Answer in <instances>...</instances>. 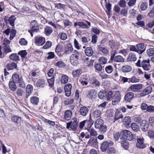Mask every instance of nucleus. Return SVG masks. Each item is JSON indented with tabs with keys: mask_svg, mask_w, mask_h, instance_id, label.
Masks as SVG:
<instances>
[{
	"mask_svg": "<svg viewBox=\"0 0 154 154\" xmlns=\"http://www.w3.org/2000/svg\"><path fill=\"white\" fill-rule=\"evenodd\" d=\"M119 137L121 139H127L130 141L134 139V136L132 133L126 130H124L120 133Z\"/></svg>",
	"mask_w": 154,
	"mask_h": 154,
	"instance_id": "1",
	"label": "nucleus"
},
{
	"mask_svg": "<svg viewBox=\"0 0 154 154\" xmlns=\"http://www.w3.org/2000/svg\"><path fill=\"white\" fill-rule=\"evenodd\" d=\"M79 56V52L76 50L74 51L73 54L71 55L70 58V62L72 65H77L78 63Z\"/></svg>",
	"mask_w": 154,
	"mask_h": 154,
	"instance_id": "2",
	"label": "nucleus"
},
{
	"mask_svg": "<svg viewBox=\"0 0 154 154\" xmlns=\"http://www.w3.org/2000/svg\"><path fill=\"white\" fill-rule=\"evenodd\" d=\"M73 121H72L69 123H67L66 128L67 129H70L74 130L76 128L79 122V120L77 119H73Z\"/></svg>",
	"mask_w": 154,
	"mask_h": 154,
	"instance_id": "3",
	"label": "nucleus"
},
{
	"mask_svg": "<svg viewBox=\"0 0 154 154\" xmlns=\"http://www.w3.org/2000/svg\"><path fill=\"white\" fill-rule=\"evenodd\" d=\"M112 104L115 105L120 101L121 99V94L119 91H116L112 98Z\"/></svg>",
	"mask_w": 154,
	"mask_h": 154,
	"instance_id": "4",
	"label": "nucleus"
},
{
	"mask_svg": "<svg viewBox=\"0 0 154 154\" xmlns=\"http://www.w3.org/2000/svg\"><path fill=\"white\" fill-rule=\"evenodd\" d=\"M36 22L35 20L32 21L31 23V28L30 30H29L28 32L30 33L31 36H33V33L37 32L39 31V29L37 27Z\"/></svg>",
	"mask_w": 154,
	"mask_h": 154,
	"instance_id": "5",
	"label": "nucleus"
},
{
	"mask_svg": "<svg viewBox=\"0 0 154 154\" xmlns=\"http://www.w3.org/2000/svg\"><path fill=\"white\" fill-rule=\"evenodd\" d=\"M137 142L136 146L139 149H143L146 147V146L144 143V139L143 137L137 138Z\"/></svg>",
	"mask_w": 154,
	"mask_h": 154,
	"instance_id": "6",
	"label": "nucleus"
},
{
	"mask_svg": "<svg viewBox=\"0 0 154 154\" xmlns=\"http://www.w3.org/2000/svg\"><path fill=\"white\" fill-rule=\"evenodd\" d=\"M143 85L142 84H134L130 86L129 88L133 92H139L142 89Z\"/></svg>",
	"mask_w": 154,
	"mask_h": 154,
	"instance_id": "7",
	"label": "nucleus"
},
{
	"mask_svg": "<svg viewBox=\"0 0 154 154\" xmlns=\"http://www.w3.org/2000/svg\"><path fill=\"white\" fill-rule=\"evenodd\" d=\"M149 60H144L141 62V66L143 69L146 71H149L150 69L151 66L149 64Z\"/></svg>",
	"mask_w": 154,
	"mask_h": 154,
	"instance_id": "8",
	"label": "nucleus"
},
{
	"mask_svg": "<svg viewBox=\"0 0 154 154\" xmlns=\"http://www.w3.org/2000/svg\"><path fill=\"white\" fill-rule=\"evenodd\" d=\"M35 43L37 45H42L45 42V38L41 36H36L35 38Z\"/></svg>",
	"mask_w": 154,
	"mask_h": 154,
	"instance_id": "9",
	"label": "nucleus"
},
{
	"mask_svg": "<svg viewBox=\"0 0 154 154\" xmlns=\"http://www.w3.org/2000/svg\"><path fill=\"white\" fill-rule=\"evenodd\" d=\"M72 85L70 83H68L66 85L64 88L65 94L67 97H69L71 94V89Z\"/></svg>",
	"mask_w": 154,
	"mask_h": 154,
	"instance_id": "10",
	"label": "nucleus"
},
{
	"mask_svg": "<svg viewBox=\"0 0 154 154\" xmlns=\"http://www.w3.org/2000/svg\"><path fill=\"white\" fill-rule=\"evenodd\" d=\"M134 96V94L133 93L129 92L125 94L124 99L126 101L130 102L133 98Z\"/></svg>",
	"mask_w": 154,
	"mask_h": 154,
	"instance_id": "11",
	"label": "nucleus"
},
{
	"mask_svg": "<svg viewBox=\"0 0 154 154\" xmlns=\"http://www.w3.org/2000/svg\"><path fill=\"white\" fill-rule=\"evenodd\" d=\"M140 126L141 130L143 131H146L148 129L149 125L147 122L145 120H142L140 122Z\"/></svg>",
	"mask_w": 154,
	"mask_h": 154,
	"instance_id": "12",
	"label": "nucleus"
},
{
	"mask_svg": "<svg viewBox=\"0 0 154 154\" xmlns=\"http://www.w3.org/2000/svg\"><path fill=\"white\" fill-rule=\"evenodd\" d=\"M136 47L137 48V53L139 54H142L146 49V47L143 43L137 44Z\"/></svg>",
	"mask_w": 154,
	"mask_h": 154,
	"instance_id": "13",
	"label": "nucleus"
},
{
	"mask_svg": "<svg viewBox=\"0 0 154 154\" xmlns=\"http://www.w3.org/2000/svg\"><path fill=\"white\" fill-rule=\"evenodd\" d=\"M152 90V88L151 86H149L146 87L143 91L140 94L141 97L144 96L150 93Z\"/></svg>",
	"mask_w": 154,
	"mask_h": 154,
	"instance_id": "14",
	"label": "nucleus"
},
{
	"mask_svg": "<svg viewBox=\"0 0 154 154\" xmlns=\"http://www.w3.org/2000/svg\"><path fill=\"white\" fill-rule=\"evenodd\" d=\"M111 60H113L114 62H123L124 60L123 57L120 55H118L115 57L112 56Z\"/></svg>",
	"mask_w": 154,
	"mask_h": 154,
	"instance_id": "15",
	"label": "nucleus"
},
{
	"mask_svg": "<svg viewBox=\"0 0 154 154\" xmlns=\"http://www.w3.org/2000/svg\"><path fill=\"white\" fill-rule=\"evenodd\" d=\"M89 109L85 106H82L80 108V113L82 116H86L88 112Z\"/></svg>",
	"mask_w": 154,
	"mask_h": 154,
	"instance_id": "16",
	"label": "nucleus"
},
{
	"mask_svg": "<svg viewBox=\"0 0 154 154\" xmlns=\"http://www.w3.org/2000/svg\"><path fill=\"white\" fill-rule=\"evenodd\" d=\"M103 123V121L102 119H97L94 124L95 128L97 129L100 128Z\"/></svg>",
	"mask_w": 154,
	"mask_h": 154,
	"instance_id": "17",
	"label": "nucleus"
},
{
	"mask_svg": "<svg viewBox=\"0 0 154 154\" xmlns=\"http://www.w3.org/2000/svg\"><path fill=\"white\" fill-rule=\"evenodd\" d=\"M16 19V18L14 16H11L9 19L8 20H6L5 19V21L6 23L8 22V21L10 24L12 26L13 28L14 27V22Z\"/></svg>",
	"mask_w": 154,
	"mask_h": 154,
	"instance_id": "18",
	"label": "nucleus"
},
{
	"mask_svg": "<svg viewBox=\"0 0 154 154\" xmlns=\"http://www.w3.org/2000/svg\"><path fill=\"white\" fill-rule=\"evenodd\" d=\"M73 51V48L72 45L70 44H68L66 46L65 54H70Z\"/></svg>",
	"mask_w": 154,
	"mask_h": 154,
	"instance_id": "19",
	"label": "nucleus"
},
{
	"mask_svg": "<svg viewBox=\"0 0 154 154\" xmlns=\"http://www.w3.org/2000/svg\"><path fill=\"white\" fill-rule=\"evenodd\" d=\"M27 54L26 50H22L20 51L18 53V55H20L22 59L23 60H26V56Z\"/></svg>",
	"mask_w": 154,
	"mask_h": 154,
	"instance_id": "20",
	"label": "nucleus"
},
{
	"mask_svg": "<svg viewBox=\"0 0 154 154\" xmlns=\"http://www.w3.org/2000/svg\"><path fill=\"white\" fill-rule=\"evenodd\" d=\"M72 115V112L69 110H67L65 112L64 119L66 120H69L70 119Z\"/></svg>",
	"mask_w": 154,
	"mask_h": 154,
	"instance_id": "21",
	"label": "nucleus"
},
{
	"mask_svg": "<svg viewBox=\"0 0 154 154\" xmlns=\"http://www.w3.org/2000/svg\"><path fill=\"white\" fill-rule=\"evenodd\" d=\"M109 143L107 141H104L102 144L101 146V149L103 152L106 151L109 147Z\"/></svg>",
	"mask_w": 154,
	"mask_h": 154,
	"instance_id": "22",
	"label": "nucleus"
},
{
	"mask_svg": "<svg viewBox=\"0 0 154 154\" xmlns=\"http://www.w3.org/2000/svg\"><path fill=\"white\" fill-rule=\"evenodd\" d=\"M96 94L95 91L94 89L89 90L87 94L88 97L90 98H94Z\"/></svg>",
	"mask_w": 154,
	"mask_h": 154,
	"instance_id": "23",
	"label": "nucleus"
},
{
	"mask_svg": "<svg viewBox=\"0 0 154 154\" xmlns=\"http://www.w3.org/2000/svg\"><path fill=\"white\" fill-rule=\"evenodd\" d=\"M86 55L88 56H91L93 54V51L91 47H87L85 50Z\"/></svg>",
	"mask_w": 154,
	"mask_h": 154,
	"instance_id": "24",
	"label": "nucleus"
},
{
	"mask_svg": "<svg viewBox=\"0 0 154 154\" xmlns=\"http://www.w3.org/2000/svg\"><path fill=\"white\" fill-rule=\"evenodd\" d=\"M101 114V112L99 110H97L94 111L92 114V116L94 119L100 117Z\"/></svg>",
	"mask_w": 154,
	"mask_h": 154,
	"instance_id": "25",
	"label": "nucleus"
},
{
	"mask_svg": "<svg viewBox=\"0 0 154 154\" xmlns=\"http://www.w3.org/2000/svg\"><path fill=\"white\" fill-rule=\"evenodd\" d=\"M97 140L93 137L91 138L88 141V144L91 146H94L97 144Z\"/></svg>",
	"mask_w": 154,
	"mask_h": 154,
	"instance_id": "26",
	"label": "nucleus"
},
{
	"mask_svg": "<svg viewBox=\"0 0 154 154\" xmlns=\"http://www.w3.org/2000/svg\"><path fill=\"white\" fill-rule=\"evenodd\" d=\"M128 61H135L136 59V55L134 53H130L128 56V57L127 59Z\"/></svg>",
	"mask_w": 154,
	"mask_h": 154,
	"instance_id": "27",
	"label": "nucleus"
},
{
	"mask_svg": "<svg viewBox=\"0 0 154 154\" xmlns=\"http://www.w3.org/2000/svg\"><path fill=\"white\" fill-rule=\"evenodd\" d=\"M82 73V71L80 69H77L73 70L72 72L73 76L74 77H79Z\"/></svg>",
	"mask_w": 154,
	"mask_h": 154,
	"instance_id": "28",
	"label": "nucleus"
},
{
	"mask_svg": "<svg viewBox=\"0 0 154 154\" xmlns=\"http://www.w3.org/2000/svg\"><path fill=\"white\" fill-rule=\"evenodd\" d=\"M69 77L66 75H63L60 79V81L61 83L66 84L68 82Z\"/></svg>",
	"mask_w": 154,
	"mask_h": 154,
	"instance_id": "29",
	"label": "nucleus"
},
{
	"mask_svg": "<svg viewBox=\"0 0 154 154\" xmlns=\"http://www.w3.org/2000/svg\"><path fill=\"white\" fill-rule=\"evenodd\" d=\"M53 32L52 28L48 26H46L45 29V33L47 36L50 35Z\"/></svg>",
	"mask_w": 154,
	"mask_h": 154,
	"instance_id": "30",
	"label": "nucleus"
},
{
	"mask_svg": "<svg viewBox=\"0 0 154 154\" xmlns=\"http://www.w3.org/2000/svg\"><path fill=\"white\" fill-rule=\"evenodd\" d=\"M122 69L123 72H126L131 71L132 68L130 66L126 65L123 66L122 68Z\"/></svg>",
	"mask_w": 154,
	"mask_h": 154,
	"instance_id": "31",
	"label": "nucleus"
},
{
	"mask_svg": "<svg viewBox=\"0 0 154 154\" xmlns=\"http://www.w3.org/2000/svg\"><path fill=\"white\" fill-rule=\"evenodd\" d=\"M124 124L125 125L127 126H128L130 125L131 123V118L129 116H127L125 117L123 120Z\"/></svg>",
	"mask_w": 154,
	"mask_h": 154,
	"instance_id": "32",
	"label": "nucleus"
},
{
	"mask_svg": "<svg viewBox=\"0 0 154 154\" xmlns=\"http://www.w3.org/2000/svg\"><path fill=\"white\" fill-rule=\"evenodd\" d=\"M15 82L12 81H10L9 82V87L10 89L13 91H15L16 90L17 87L15 84Z\"/></svg>",
	"mask_w": 154,
	"mask_h": 154,
	"instance_id": "33",
	"label": "nucleus"
},
{
	"mask_svg": "<svg viewBox=\"0 0 154 154\" xmlns=\"http://www.w3.org/2000/svg\"><path fill=\"white\" fill-rule=\"evenodd\" d=\"M98 49L99 51L102 52L104 55H107L109 54V51L106 48L102 47H99Z\"/></svg>",
	"mask_w": 154,
	"mask_h": 154,
	"instance_id": "34",
	"label": "nucleus"
},
{
	"mask_svg": "<svg viewBox=\"0 0 154 154\" xmlns=\"http://www.w3.org/2000/svg\"><path fill=\"white\" fill-rule=\"evenodd\" d=\"M39 102V99L35 96L32 97L30 98V102L34 105H37Z\"/></svg>",
	"mask_w": 154,
	"mask_h": 154,
	"instance_id": "35",
	"label": "nucleus"
},
{
	"mask_svg": "<svg viewBox=\"0 0 154 154\" xmlns=\"http://www.w3.org/2000/svg\"><path fill=\"white\" fill-rule=\"evenodd\" d=\"M10 59L14 61H17L19 60V57L17 54H13L10 55L9 56Z\"/></svg>",
	"mask_w": 154,
	"mask_h": 154,
	"instance_id": "36",
	"label": "nucleus"
},
{
	"mask_svg": "<svg viewBox=\"0 0 154 154\" xmlns=\"http://www.w3.org/2000/svg\"><path fill=\"white\" fill-rule=\"evenodd\" d=\"M12 78V81L16 83H18L20 79L19 75L16 73H14L13 75Z\"/></svg>",
	"mask_w": 154,
	"mask_h": 154,
	"instance_id": "37",
	"label": "nucleus"
},
{
	"mask_svg": "<svg viewBox=\"0 0 154 154\" xmlns=\"http://www.w3.org/2000/svg\"><path fill=\"white\" fill-rule=\"evenodd\" d=\"M106 93L104 91H101L98 93V97L100 99H103L106 97Z\"/></svg>",
	"mask_w": 154,
	"mask_h": 154,
	"instance_id": "38",
	"label": "nucleus"
},
{
	"mask_svg": "<svg viewBox=\"0 0 154 154\" xmlns=\"http://www.w3.org/2000/svg\"><path fill=\"white\" fill-rule=\"evenodd\" d=\"M45 84V81L42 79L38 80L36 82V85L38 87H43Z\"/></svg>",
	"mask_w": 154,
	"mask_h": 154,
	"instance_id": "39",
	"label": "nucleus"
},
{
	"mask_svg": "<svg viewBox=\"0 0 154 154\" xmlns=\"http://www.w3.org/2000/svg\"><path fill=\"white\" fill-rule=\"evenodd\" d=\"M131 126L132 129L135 131L137 132L139 130L138 125L135 123H132Z\"/></svg>",
	"mask_w": 154,
	"mask_h": 154,
	"instance_id": "40",
	"label": "nucleus"
},
{
	"mask_svg": "<svg viewBox=\"0 0 154 154\" xmlns=\"http://www.w3.org/2000/svg\"><path fill=\"white\" fill-rule=\"evenodd\" d=\"M7 67L9 70H12L16 68L17 65L14 63H12L7 65Z\"/></svg>",
	"mask_w": 154,
	"mask_h": 154,
	"instance_id": "41",
	"label": "nucleus"
},
{
	"mask_svg": "<svg viewBox=\"0 0 154 154\" xmlns=\"http://www.w3.org/2000/svg\"><path fill=\"white\" fill-rule=\"evenodd\" d=\"M99 61L100 64L104 65L106 63L107 60L105 57H102L99 59Z\"/></svg>",
	"mask_w": 154,
	"mask_h": 154,
	"instance_id": "42",
	"label": "nucleus"
},
{
	"mask_svg": "<svg viewBox=\"0 0 154 154\" xmlns=\"http://www.w3.org/2000/svg\"><path fill=\"white\" fill-rule=\"evenodd\" d=\"M148 5L146 2H142L141 4L140 8L141 11L146 10L147 8Z\"/></svg>",
	"mask_w": 154,
	"mask_h": 154,
	"instance_id": "43",
	"label": "nucleus"
},
{
	"mask_svg": "<svg viewBox=\"0 0 154 154\" xmlns=\"http://www.w3.org/2000/svg\"><path fill=\"white\" fill-rule=\"evenodd\" d=\"M32 86L31 85H28L26 87V93H31L33 91Z\"/></svg>",
	"mask_w": 154,
	"mask_h": 154,
	"instance_id": "44",
	"label": "nucleus"
},
{
	"mask_svg": "<svg viewBox=\"0 0 154 154\" xmlns=\"http://www.w3.org/2000/svg\"><path fill=\"white\" fill-rule=\"evenodd\" d=\"M146 53L149 56H153L154 54V48H150L148 49Z\"/></svg>",
	"mask_w": 154,
	"mask_h": 154,
	"instance_id": "45",
	"label": "nucleus"
},
{
	"mask_svg": "<svg viewBox=\"0 0 154 154\" xmlns=\"http://www.w3.org/2000/svg\"><path fill=\"white\" fill-rule=\"evenodd\" d=\"M16 32V30L14 29L10 30V39L11 40H12L15 36Z\"/></svg>",
	"mask_w": 154,
	"mask_h": 154,
	"instance_id": "46",
	"label": "nucleus"
},
{
	"mask_svg": "<svg viewBox=\"0 0 154 154\" xmlns=\"http://www.w3.org/2000/svg\"><path fill=\"white\" fill-rule=\"evenodd\" d=\"M12 120L15 122L19 123L21 120V118L17 116H14L12 117Z\"/></svg>",
	"mask_w": 154,
	"mask_h": 154,
	"instance_id": "47",
	"label": "nucleus"
},
{
	"mask_svg": "<svg viewBox=\"0 0 154 154\" xmlns=\"http://www.w3.org/2000/svg\"><path fill=\"white\" fill-rule=\"evenodd\" d=\"M113 92L111 91L108 92L107 94V100H111L113 97Z\"/></svg>",
	"mask_w": 154,
	"mask_h": 154,
	"instance_id": "48",
	"label": "nucleus"
},
{
	"mask_svg": "<svg viewBox=\"0 0 154 154\" xmlns=\"http://www.w3.org/2000/svg\"><path fill=\"white\" fill-rule=\"evenodd\" d=\"M113 67L112 66L109 65L105 68L106 71L108 73H111L113 71Z\"/></svg>",
	"mask_w": 154,
	"mask_h": 154,
	"instance_id": "49",
	"label": "nucleus"
},
{
	"mask_svg": "<svg viewBox=\"0 0 154 154\" xmlns=\"http://www.w3.org/2000/svg\"><path fill=\"white\" fill-rule=\"evenodd\" d=\"M52 45V43L51 42L49 41H47L43 48L44 49H47L50 48L51 46Z\"/></svg>",
	"mask_w": 154,
	"mask_h": 154,
	"instance_id": "50",
	"label": "nucleus"
},
{
	"mask_svg": "<svg viewBox=\"0 0 154 154\" xmlns=\"http://www.w3.org/2000/svg\"><path fill=\"white\" fill-rule=\"evenodd\" d=\"M63 48L62 46L60 45H57L55 49V51L57 53L61 52L63 51Z\"/></svg>",
	"mask_w": 154,
	"mask_h": 154,
	"instance_id": "51",
	"label": "nucleus"
},
{
	"mask_svg": "<svg viewBox=\"0 0 154 154\" xmlns=\"http://www.w3.org/2000/svg\"><path fill=\"white\" fill-rule=\"evenodd\" d=\"M55 66L59 67H64L65 65L64 63L62 61H58L55 63Z\"/></svg>",
	"mask_w": 154,
	"mask_h": 154,
	"instance_id": "52",
	"label": "nucleus"
},
{
	"mask_svg": "<svg viewBox=\"0 0 154 154\" xmlns=\"http://www.w3.org/2000/svg\"><path fill=\"white\" fill-rule=\"evenodd\" d=\"M134 120L135 122L139 123L141 121V118L140 116H136L134 118Z\"/></svg>",
	"mask_w": 154,
	"mask_h": 154,
	"instance_id": "53",
	"label": "nucleus"
},
{
	"mask_svg": "<svg viewBox=\"0 0 154 154\" xmlns=\"http://www.w3.org/2000/svg\"><path fill=\"white\" fill-rule=\"evenodd\" d=\"M129 80L131 82L135 83L139 82V80L135 76H133L131 78L129 79Z\"/></svg>",
	"mask_w": 154,
	"mask_h": 154,
	"instance_id": "54",
	"label": "nucleus"
},
{
	"mask_svg": "<svg viewBox=\"0 0 154 154\" xmlns=\"http://www.w3.org/2000/svg\"><path fill=\"white\" fill-rule=\"evenodd\" d=\"M48 56L47 57V59H50L54 58L55 57L54 53L51 52H50L48 53Z\"/></svg>",
	"mask_w": 154,
	"mask_h": 154,
	"instance_id": "55",
	"label": "nucleus"
},
{
	"mask_svg": "<svg viewBox=\"0 0 154 154\" xmlns=\"http://www.w3.org/2000/svg\"><path fill=\"white\" fill-rule=\"evenodd\" d=\"M94 67L96 69L99 71H101L102 69V66L100 63L95 64Z\"/></svg>",
	"mask_w": 154,
	"mask_h": 154,
	"instance_id": "56",
	"label": "nucleus"
},
{
	"mask_svg": "<svg viewBox=\"0 0 154 154\" xmlns=\"http://www.w3.org/2000/svg\"><path fill=\"white\" fill-rule=\"evenodd\" d=\"M91 82L92 84H94L96 86H99L100 85V82L94 78H93Z\"/></svg>",
	"mask_w": 154,
	"mask_h": 154,
	"instance_id": "57",
	"label": "nucleus"
},
{
	"mask_svg": "<svg viewBox=\"0 0 154 154\" xmlns=\"http://www.w3.org/2000/svg\"><path fill=\"white\" fill-rule=\"evenodd\" d=\"M119 6L122 8L126 6V2L125 0H120L119 3Z\"/></svg>",
	"mask_w": 154,
	"mask_h": 154,
	"instance_id": "58",
	"label": "nucleus"
},
{
	"mask_svg": "<svg viewBox=\"0 0 154 154\" xmlns=\"http://www.w3.org/2000/svg\"><path fill=\"white\" fill-rule=\"evenodd\" d=\"M48 81L49 84V85L50 86L52 87L54 84V78L53 77L51 79H48Z\"/></svg>",
	"mask_w": 154,
	"mask_h": 154,
	"instance_id": "59",
	"label": "nucleus"
},
{
	"mask_svg": "<svg viewBox=\"0 0 154 154\" xmlns=\"http://www.w3.org/2000/svg\"><path fill=\"white\" fill-rule=\"evenodd\" d=\"M19 42L20 44L22 45H26L27 43V42L23 38H21L19 40Z\"/></svg>",
	"mask_w": 154,
	"mask_h": 154,
	"instance_id": "60",
	"label": "nucleus"
},
{
	"mask_svg": "<svg viewBox=\"0 0 154 154\" xmlns=\"http://www.w3.org/2000/svg\"><path fill=\"white\" fill-rule=\"evenodd\" d=\"M147 111L149 112H154V106L152 105L149 106Z\"/></svg>",
	"mask_w": 154,
	"mask_h": 154,
	"instance_id": "61",
	"label": "nucleus"
},
{
	"mask_svg": "<svg viewBox=\"0 0 154 154\" xmlns=\"http://www.w3.org/2000/svg\"><path fill=\"white\" fill-rule=\"evenodd\" d=\"M122 146L125 149H127L128 147V144L126 140H123L121 142Z\"/></svg>",
	"mask_w": 154,
	"mask_h": 154,
	"instance_id": "62",
	"label": "nucleus"
},
{
	"mask_svg": "<svg viewBox=\"0 0 154 154\" xmlns=\"http://www.w3.org/2000/svg\"><path fill=\"white\" fill-rule=\"evenodd\" d=\"M97 36L95 34L93 35L92 37L91 42L93 44H96L97 42Z\"/></svg>",
	"mask_w": 154,
	"mask_h": 154,
	"instance_id": "63",
	"label": "nucleus"
},
{
	"mask_svg": "<svg viewBox=\"0 0 154 154\" xmlns=\"http://www.w3.org/2000/svg\"><path fill=\"white\" fill-rule=\"evenodd\" d=\"M4 50H5V52L6 53L11 52V51L10 48L8 45H5L4 48Z\"/></svg>",
	"mask_w": 154,
	"mask_h": 154,
	"instance_id": "64",
	"label": "nucleus"
}]
</instances>
